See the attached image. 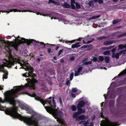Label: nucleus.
Listing matches in <instances>:
<instances>
[{
	"label": "nucleus",
	"instance_id": "aec40b11",
	"mask_svg": "<svg viewBox=\"0 0 126 126\" xmlns=\"http://www.w3.org/2000/svg\"><path fill=\"white\" fill-rule=\"evenodd\" d=\"M99 60H98L97 62L99 63L100 62H102L104 60L103 57L102 56H100L98 57Z\"/></svg>",
	"mask_w": 126,
	"mask_h": 126
},
{
	"label": "nucleus",
	"instance_id": "a878e982",
	"mask_svg": "<svg viewBox=\"0 0 126 126\" xmlns=\"http://www.w3.org/2000/svg\"><path fill=\"white\" fill-rule=\"evenodd\" d=\"M77 108L74 105H73L72 106L71 109L72 111H75L77 110Z\"/></svg>",
	"mask_w": 126,
	"mask_h": 126
},
{
	"label": "nucleus",
	"instance_id": "0eeeda50",
	"mask_svg": "<svg viewBox=\"0 0 126 126\" xmlns=\"http://www.w3.org/2000/svg\"><path fill=\"white\" fill-rule=\"evenodd\" d=\"M126 74V69L123 70L122 71L120 72L119 74L117 76H116L113 78L114 79H116L118 78V77H120L121 76H123Z\"/></svg>",
	"mask_w": 126,
	"mask_h": 126
},
{
	"label": "nucleus",
	"instance_id": "9d476101",
	"mask_svg": "<svg viewBox=\"0 0 126 126\" xmlns=\"http://www.w3.org/2000/svg\"><path fill=\"white\" fill-rule=\"evenodd\" d=\"M78 110V112L80 114L85 113L86 112L85 109H82L81 108H77Z\"/></svg>",
	"mask_w": 126,
	"mask_h": 126
},
{
	"label": "nucleus",
	"instance_id": "774afa93",
	"mask_svg": "<svg viewBox=\"0 0 126 126\" xmlns=\"http://www.w3.org/2000/svg\"><path fill=\"white\" fill-rule=\"evenodd\" d=\"M37 60L39 62H40V59L39 58H37Z\"/></svg>",
	"mask_w": 126,
	"mask_h": 126
},
{
	"label": "nucleus",
	"instance_id": "a211bd4d",
	"mask_svg": "<svg viewBox=\"0 0 126 126\" xmlns=\"http://www.w3.org/2000/svg\"><path fill=\"white\" fill-rule=\"evenodd\" d=\"M76 40H74L72 41L66 40L65 41V42L66 43H67L69 45H70L71 44L74 42Z\"/></svg>",
	"mask_w": 126,
	"mask_h": 126
},
{
	"label": "nucleus",
	"instance_id": "5fc2aeb1",
	"mask_svg": "<svg viewBox=\"0 0 126 126\" xmlns=\"http://www.w3.org/2000/svg\"><path fill=\"white\" fill-rule=\"evenodd\" d=\"M59 101L61 104H62V100L61 97H59Z\"/></svg>",
	"mask_w": 126,
	"mask_h": 126
},
{
	"label": "nucleus",
	"instance_id": "423d86ee",
	"mask_svg": "<svg viewBox=\"0 0 126 126\" xmlns=\"http://www.w3.org/2000/svg\"><path fill=\"white\" fill-rule=\"evenodd\" d=\"M4 63L5 64H4L1 65L0 64V70L1 71L4 73V74L3 76V79L4 78L6 79L7 78V75H8V72L6 70H4V66H7L8 67V66H7L6 64V63H5L4 62Z\"/></svg>",
	"mask_w": 126,
	"mask_h": 126
},
{
	"label": "nucleus",
	"instance_id": "a18cd8bd",
	"mask_svg": "<svg viewBox=\"0 0 126 126\" xmlns=\"http://www.w3.org/2000/svg\"><path fill=\"white\" fill-rule=\"evenodd\" d=\"M89 123L88 122V121H87V122H86L85 121V122H84V126H86L87 125H88L89 124Z\"/></svg>",
	"mask_w": 126,
	"mask_h": 126
},
{
	"label": "nucleus",
	"instance_id": "7ed1b4c3",
	"mask_svg": "<svg viewBox=\"0 0 126 126\" xmlns=\"http://www.w3.org/2000/svg\"><path fill=\"white\" fill-rule=\"evenodd\" d=\"M0 37V47L4 46L5 48L11 53L14 48L16 51H18V45L16 42H12L10 43H7L4 40H1Z\"/></svg>",
	"mask_w": 126,
	"mask_h": 126
},
{
	"label": "nucleus",
	"instance_id": "f704fd0d",
	"mask_svg": "<svg viewBox=\"0 0 126 126\" xmlns=\"http://www.w3.org/2000/svg\"><path fill=\"white\" fill-rule=\"evenodd\" d=\"M77 89L76 88H73L72 89V91L73 92L75 93L77 91Z\"/></svg>",
	"mask_w": 126,
	"mask_h": 126
},
{
	"label": "nucleus",
	"instance_id": "c03bdc74",
	"mask_svg": "<svg viewBox=\"0 0 126 126\" xmlns=\"http://www.w3.org/2000/svg\"><path fill=\"white\" fill-rule=\"evenodd\" d=\"M94 40V39L93 38L92 39V40H89L87 42V44H89L91 43Z\"/></svg>",
	"mask_w": 126,
	"mask_h": 126
},
{
	"label": "nucleus",
	"instance_id": "6ab92c4d",
	"mask_svg": "<svg viewBox=\"0 0 126 126\" xmlns=\"http://www.w3.org/2000/svg\"><path fill=\"white\" fill-rule=\"evenodd\" d=\"M118 47L121 49H123L124 48H126V44L125 45L123 44H120L119 46Z\"/></svg>",
	"mask_w": 126,
	"mask_h": 126
},
{
	"label": "nucleus",
	"instance_id": "5701e85b",
	"mask_svg": "<svg viewBox=\"0 0 126 126\" xmlns=\"http://www.w3.org/2000/svg\"><path fill=\"white\" fill-rule=\"evenodd\" d=\"M105 61L107 63H109L110 58L108 56H106L105 58Z\"/></svg>",
	"mask_w": 126,
	"mask_h": 126
},
{
	"label": "nucleus",
	"instance_id": "603ef678",
	"mask_svg": "<svg viewBox=\"0 0 126 126\" xmlns=\"http://www.w3.org/2000/svg\"><path fill=\"white\" fill-rule=\"evenodd\" d=\"M104 0H99V4H101L103 3Z\"/></svg>",
	"mask_w": 126,
	"mask_h": 126
},
{
	"label": "nucleus",
	"instance_id": "2eb2a0df",
	"mask_svg": "<svg viewBox=\"0 0 126 126\" xmlns=\"http://www.w3.org/2000/svg\"><path fill=\"white\" fill-rule=\"evenodd\" d=\"M63 6L66 8H69L71 7L70 5L66 2H65L63 5Z\"/></svg>",
	"mask_w": 126,
	"mask_h": 126
},
{
	"label": "nucleus",
	"instance_id": "6e6552de",
	"mask_svg": "<svg viewBox=\"0 0 126 126\" xmlns=\"http://www.w3.org/2000/svg\"><path fill=\"white\" fill-rule=\"evenodd\" d=\"M85 105L84 102L83 100L79 101L77 105V108H82Z\"/></svg>",
	"mask_w": 126,
	"mask_h": 126
},
{
	"label": "nucleus",
	"instance_id": "ea45409f",
	"mask_svg": "<svg viewBox=\"0 0 126 126\" xmlns=\"http://www.w3.org/2000/svg\"><path fill=\"white\" fill-rule=\"evenodd\" d=\"M63 49H61V50H60L58 52V56H59L61 55L62 52L63 51Z\"/></svg>",
	"mask_w": 126,
	"mask_h": 126
},
{
	"label": "nucleus",
	"instance_id": "4c0bfd02",
	"mask_svg": "<svg viewBox=\"0 0 126 126\" xmlns=\"http://www.w3.org/2000/svg\"><path fill=\"white\" fill-rule=\"evenodd\" d=\"M82 69H83L82 67H79L78 68L77 71H78V72H79L80 73V72L81 71H82Z\"/></svg>",
	"mask_w": 126,
	"mask_h": 126
},
{
	"label": "nucleus",
	"instance_id": "cd10ccee",
	"mask_svg": "<svg viewBox=\"0 0 126 126\" xmlns=\"http://www.w3.org/2000/svg\"><path fill=\"white\" fill-rule=\"evenodd\" d=\"M106 38V37L104 36H102L100 37H98L97 38V39L101 41V40Z\"/></svg>",
	"mask_w": 126,
	"mask_h": 126
},
{
	"label": "nucleus",
	"instance_id": "f03ea898",
	"mask_svg": "<svg viewBox=\"0 0 126 126\" xmlns=\"http://www.w3.org/2000/svg\"><path fill=\"white\" fill-rule=\"evenodd\" d=\"M33 69L32 67H30L29 69V73L27 72V75H28L29 77H30L31 79L29 78L30 82L26 84L25 85L26 86H28L32 89L34 88L35 84L39 83L38 81L36 79L37 76L35 74L33 73Z\"/></svg>",
	"mask_w": 126,
	"mask_h": 126
},
{
	"label": "nucleus",
	"instance_id": "de8ad7c7",
	"mask_svg": "<svg viewBox=\"0 0 126 126\" xmlns=\"http://www.w3.org/2000/svg\"><path fill=\"white\" fill-rule=\"evenodd\" d=\"M89 123L88 122V121H87V122H86L85 121V122H84V126H86L87 125H88L89 124Z\"/></svg>",
	"mask_w": 126,
	"mask_h": 126
},
{
	"label": "nucleus",
	"instance_id": "052dcab7",
	"mask_svg": "<svg viewBox=\"0 0 126 126\" xmlns=\"http://www.w3.org/2000/svg\"><path fill=\"white\" fill-rule=\"evenodd\" d=\"M70 82L69 81V80H68L66 82V85L68 86L69 84H70Z\"/></svg>",
	"mask_w": 126,
	"mask_h": 126
},
{
	"label": "nucleus",
	"instance_id": "4d7b16f0",
	"mask_svg": "<svg viewBox=\"0 0 126 126\" xmlns=\"http://www.w3.org/2000/svg\"><path fill=\"white\" fill-rule=\"evenodd\" d=\"M116 54L114 53H112V54L111 55V56L112 58H115V56Z\"/></svg>",
	"mask_w": 126,
	"mask_h": 126
},
{
	"label": "nucleus",
	"instance_id": "ddd939ff",
	"mask_svg": "<svg viewBox=\"0 0 126 126\" xmlns=\"http://www.w3.org/2000/svg\"><path fill=\"white\" fill-rule=\"evenodd\" d=\"M80 44V42H78L75 43V44H73L71 46V48L74 49L75 48H77L78 47H80V45H79Z\"/></svg>",
	"mask_w": 126,
	"mask_h": 126
},
{
	"label": "nucleus",
	"instance_id": "338daca9",
	"mask_svg": "<svg viewBox=\"0 0 126 126\" xmlns=\"http://www.w3.org/2000/svg\"><path fill=\"white\" fill-rule=\"evenodd\" d=\"M93 122H92L90 123V125H89V126H93Z\"/></svg>",
	"mask_w": 126,
	"mask_h": 126
},
{
	"label": "nucleus",
	"instance_id": "69168bd1",
	"mask_svg": "<svg viewBox=\"0 0 126 126\" xmlns=\"http://www.w3.org/2000/svg\"><path fill=\"white\" fill-rule=\"evenodd\" d=\"M3 86H1L0 85V90H3Z\"/></svg>",
	"mask_w": 126,
	"mask_h": 126
},
{
	"label": "nucleus",
	"instance_id": "09e8293b",
	"mask_svg": "<svg viewBox=\"0 0 126 126\" xmlns=\"http://www.w3.org/2000/svg\"><path fill=\"white\" fill-rule=\"evenodd\" d=\"M54 1L53 0H49V1L48 2V3H54Z\"/></svg>",
	"mask_w": 126,
	"mask_h": 126
},
{
	"label": "nucleus",
	"instance_id": "13d9d810",
	"mask_svg": "<svg viewBox=\"0 0 126 126\" xmlns=\"http://www.w3.org/2000/svg\"><path fill=\"white\" fill-rule=\"evenodd\" d=\"M87 47V45H84L82 46L81 47V49H82V48H85Z\"/></svg>",
	"mask_w": 126,
	"mask_h": 126
},
{
	"label": "nucleus",
	"instance_id": "4468645a",
	"mask_svg": "<svg viewBox=\"0 0 126 126\" xmlns=\"http://www.w3.org/2000/svg\"><path fill=\"white\" fill-rule=\"evenodd\" d=\"M21 108L23 109L24 110L26 111L29 110V107H28L24 105H21L20 106Z\"/></svg>",
	"mask_w": 126,
	"mask_h": 126
},
{
	"label": "nucleus",
	"instance_id": "72a5a7b5",
	"mask_svg": "<svg viewBox=\"0 0 126 126\" xmlns=\"http://www.w3.org/2000/svg\"><path fill=\"white\" fill-rule=\"evenodd\" d=\"M80 73L79 72H78L77 70L75 71V76H77L79 75L80 74L79 73Z\"/></svg>",
	"mask_w": 126,
	"mask_h": 126
},
{
	"label": "nucleus",
	"instance_id": "58836bf2",
	"mask_svg": "<svg viewBox=\"0 0 126 126\" xmlns=\"http://www.w3.org/2000/svg\"><path fill=\"white\" fill-rule=\"evenodd\" d=\"M71 8L73 9H75V7L74 4H73L72 2L71 3Z\"/></svg>",
	"mask_w": 126,
	"mask_h": 126
},
{
	"label": "nucleus",
	"instance_id": "39448f33",
	"mask_svg": "<svg viewBox=\"0 0 126 126\" xmlns=\"http://www.w3.org/2000/svg\"><path fill=\"white\" fill-rule=\"evenodd\" d=\"M17 63L20 64L21 66H26V64L24 65L20 62V60L19 59L12 57L11 59L9 58V61H7L6 64L8 67L11 68L12 66L14 65L15 64H16Z\"/></svg>",
	"mask_w": 126,
	"mask_h": 126
},
{
	"label": "nucleus",
	"instance_id": "680f3d73",
	"mask_svg": "<svg viewBox=\"0 0 126 126\" xmlns=\"http://www.w3.org/2000/svg\"><path fill=\"white\" fill-rule=\"evenodd\" d=\"M51 49L50 48H49L48 49L47 52L48 53H50L51 52Z\"/></svg>",
	"mask_w": 126,
	"mask_h": 126
},
{
	"label": "nucleus",
	"instance_id": "e433bc0d",
	"mask_svg": "<svg viewBox=\"0 0 126 126\" xmlns=\"http://www.w3.org/2000/svg\"><path fill=\"white\" fill-rule=\"evenodd\" d=\"M88 60V58H86L84 59L82 61L83 63H84L86 62Z\"/></svg>",
	"mask_w": 126,
	"mask_h": 126
},
{
	"label": "nucleus",
	"instance_id": "473e14b6",
	"mask_svg": "<svg viewBox=\"0 0 126 126\" xmlns=\"http://www.w3.org/2000/svg\"><path fill=\"white\" fill-rule=\"evenodd\" d=\"M52 101L53 107L54 108H55L56 107V102L55 101L54 97H52Z\"/></svg>",
	"mask_w": 126,
	"mask_h": 126
},
{
	"label": "nucleus",
	"instance_id": "412c9836",
	"mask_svg": "<svg viewBox=\"0 0 126 126\" xmlns=\"http://www.w3.org/2000/svg\"><path fill=\"white\" fill-rule=\"evenodd\" d=\"M121 20V19L118 20V19H117L116 20H114L113 21L112 23L113 24H115L118 23L119 22H120Z\"/></svg>",
	"mask_w": 126,
	"mask_h": 126
},
{
	"label": "nucleus",
	"instance_id": "dca6fc26",
	"mask_svg": "<svg viewBox=\"0 0 126 126\" xmlns=\"http://www.w3.org/2000/svg\"><path fill=\"white\" fill-rule=\"evenodd\" d=\"M79 115L80 114L78 112H76L73 114V117L74 118H76V119H77Z\"/></svg>",
	"mask_w": 126,
	"mask_h": 126
},
{
	"label": "nucleus",
	"instance_id": "b1692460",
	"mask_svg": "<svg viewBox=\"0 0 126 126\" xmlns=\"http://www.w3.org/2000/svg\"><path fill=\"white\" fill-rule=\"evenodd\" d=\"M126 49L122 50L120 51L119 52V53L120 55H121L122 53L124 55H125L126 54Z\"/></svg>",
	"mask_w": 126,
	"mask_h": 126
},
{
	"label": "nucleus",
	"instance_id": "8fccbe9b",
	"mask_svg": "<svg viewBox=\"0 0 126 126\" xmlns=\"http://www.w3.org/2000/svg\"><path fill=\"white\" fill-rule=\"evenodd\" d=\"M85 122V121L83 120L82 121H80L79 124H83L84 125V123Z\"/></svg>",
	"mask_w": 126,
	"mask_h": 126
},
{
	"label": "nucleus",
	"instance_id": "6e6d98bb",
	"mask_svg": "<svg viewBox=\"0 0 126 126\" xmlns=\"http://www.w3.org/2000/svg\"><path fill=\"white\" fill-rule=\"evenodd\" d=\"M113 47V46H110L109 47H106L105 48H106L107 49H110L111 48H112V47Z\"/></svg>",
	"mask_w": 126,
	"mask_h": 126
},
{
	"label": "nucleus",
	"instance_id": "c85d7f7f",
	"mask_svg": "<svg viewBox=\"0 0 126 126\" xmlns=\"http://www.w3.org/2000/svg\"><path fill=\"white\" fill-rule=\"evenodd\" d=\"M76 6V8L78 9H80L81 6L80 5L78 2H76L75 3Z\"/></svg>",
	"mask_w": 126,
	"mask_h": 126
},
{
	"label": "nucleus",
	"instance_id": "bf43d9fd",
	"mask_svg": "<svg viewBox=\"0 0 126 126\" xmlns=\"http://www.w3.org/2000/svg\"><path fill=\"white\" fill-rule=\"evenodd\" d=\"M116 50V49L115 48H113L112 50V53H114V52Z\"/></svg>",
	"mask_w": 126,
	"mask_h": 126
},
{
	"label": "nucleus",
	"instance_id": "4be33fe9",
	"mask_svg": "<svg viewBox=\"0 0 126 126\" xmlns=\"http://www.w3.org/2000/svg\"><path fill=\"white\" fill-rule=\"evenodd\" d=\"M126 36V32L124 33H123L122 34L118 35L117 36V37L118 38H121V37H123V36Z\"/></svg>",
	"mask_w": 126,
	"mask_h": 126
},
{
	"label": "nucleus",
	"instance_id": "c9c22d12",
	"mask_svg": "<svg viewBox=\"0 0 126 126\" xmlns=\"http://www.w3.org/2000/svg\"><path fill=\"white\" fill-rule=\"evenodd\" d=\"M120 55L119 52L118 53H117L115 56V58H116L117 59H119Z\"/></svg>",
	"mask_w": 126,
	"mask_h": 126
},
{
	"label": "nucleus",
	"instance_id": "3c124183",
	"mask_svg": "<svg viewBox=\"0 0 126 126\" xmlns=\"http://www.w3.org/2000/svg\"><path fill=\"white\" fill-rule=\"evenodd\" d=\"M75 59V57L74 56H72L70 58V60L71 61H74Z\"/></svg>",
	"mask_w": 126,
	"mask_h": 126
},
{
	"label": "nucleus",
	"instance_id": "a19ab883",
	"mask_svg": "<svg viewBox=\"0 0 126 126\" xmlns=\"http://www.w3.org/2000/svg\"><path fill=\"white\" fill-rule=\"evenodd\" d=\"M93 4V2L92 0H91L89 1L88 4L90 6H91Z\"/></svg>",
	"mask_w": 126,
	"mask_h": 126
},
{
	"label": "nucleus",
	"instance_id": "37998d69",
	"mask_svg": "<svg viewBox=\"0 0 126 126\" xmlns=\"http://www.w3.org/2000/svg\"><path fill=\"white\" fill-rule=\"evenodd\" d=\"M27 72L26 73L23 74L22 75L23 77H28V76H27Z\"/></svg>",
	"mask_w": 126,
	"mask_h": 126
},
{
	"label": "nucleus",
	"instance_id": "0e129e2a",
	"mask_svg": "<svg viewBox=\"0 0 126 126\" xmlns=\"http://www.w3.org/2000/svg\"><path fill=\"white\" fill-rule=\"evenodd\" d=\"M11 36H8L7 37V38L8 39H11Z\"/></svg>",
	"mask_w": 126,
	"mask_h": 126
},
{
	"label": "nucleus",
	"instance_id": "bb28decb",
	"mask_svg": "<svg viewBox=\"0 0 126 126\" xmlns=\"http://www.w3.org/2000/svg\"><path fill=\"white\" fill-rule=\"evenodd\" d=\"M92 62L91 61H87L86 62H85L84 63H83L82 65H87L88 64H91L92 63Z\"/></svg>",
	"mask_w": 126,
	"mask_h": 126
},
{
	"label": "nucleus",
	"instance_id": "864d4df0",
	"mask_svg": "<svg viewBox=\"0 0 126 126\" xmlns=\"http://www.w3.org/2000/svg\"><path fill=\"white\" fill-rule=\"evenodd\" d=\"M71 96L72 97L75 98L76 97L75 95L73 93H72L71 94Z\"/></svg>",
	"mask_w": 126,
	"mask_h": 126
},
{
	"label": "nucleus",
	"instance_id": "f257e3e1",
	"mask_svg": "<svg viewBox=\"0 0 126 126\" xmlns=\"http://www.w3.org/2000/svg\"><path fill=\"white\" fill-rule=\"evenodd\" d=\"M51 97H49L48 98L46 99L44 101L43 100L41 99L40 100V102L44 106L45 104H48L49 106L45 107L47 111L49 113H52L55 116V117L57 118L59 116H61L62 114V112L58 109H54L53 108L51 104V101L49 100L51 99Z\"/></svg>",
	"mask_w": 126,
	"mask_h": 126
},
{
	"label": "nucleus",
	"instance_id": "1a4fd4ad",
	"mask_svg": "<svg viewBox=\"0 0 126 126\" xmlns=\"http://www.w3.org/2000/svg\"><path fill=\"white\" fill-rule=\"evenodd\" d=\"M87 117H85V115L84 114H82L81 115L79 116L77 119H76L75 121H79V120H82L84 119L86 120L87 119Z\"/></svg>",
	"mask_w": 126,
	"mask_h": 126
},
{
	"label": "nucleus",
	"instance_id": "f8f14e48",
	"mask_svg": "<svg viewBox=\"0 0 126 126\" xmlns=\"http://www.w3.org/2000/svg\"><path fill=\"white\" fill-rule=\"evenodd\" d=\"M114 41H105L103 43V45H104L108 46L114 43Z\"/></svg>",
	"mask_w": 126,
	"mask_h": 126
},
{
	"label": "nucleus",
	"instance_id": "20e7f679",
	"mask_svg": "<svg viewBox=\"0 0 126 126\" xmlns=\"http://www.w3.org/2000/svg\"><path fill=\"white\" fill-rule=\"evenodd\" d=\"M20 38V37L18 36L17 37V38H15V40H18L19 42L22 43H26L28 45H30L31 43H33L34 41L37 43V45L39 46L41 45L42 46V48L46 47H49L51 46H54V47L55 46V45H52L48 43L46 44L43 42H37L36 40H34L32 39L29 40L25 39L23 38H21V39H18Z\"/></svg>",
	"mask_w": 126,
	"mask_h": 126
},
{
	"label": "nucleus",
	"instance_id": "f3484780",
	"mask_svg": "<svg viewBox=\"0 0 126 126\" xmlns=\"http://www.w3.org/2000/svg\"><path fill=\"white\" fill-rule=\"evenodd\" d=\"M100 16V15H97L96 16H94L92 17H90L89 18V20H91L92 19H96L97 18L99 17Z\"/></svg>",
	"mask_w": 126,
	"mask_h": 126
},
{
	"label": "nucleus",
	"instance_id": "79ce46f5",
	"mask_svg": "<svg viewBox=\"0 0 126 126\" xmlns=\"http://www.w3.org/2000/svg\"><path fill=\"white\" fill-rule=\"evenodd\" d=\"M53 4L57 5H60V3L59 2H55L54 1Z\"/></svg>",
	"mask_w": 126,
	"mask_h": 126
},
{
	"label": "nucleus",
	"instance_id": "c756f323",
	"mask_svg": "<svg viewBox=\"0 0 126 126\" xmlns=\"http://www.w3.org/2000/svg\"><path fill=\"white\" fill-rule=\"evenodd\" d=\"M74 76V73L71 72L70 75V80L71 81L73 79Z\"/></svg>",
	"mask_w": 126,
	"mask_h": 126
},
{
	"label": "nucleus",
	"instance_id": "9b49d317",
	"mask_svg": "<svg viewBox=\"0 0 126 126\" xmlns=\"http://www.w3.org/2000/svg\"><path fill=\"white\" fill-rule=\"evenodd\" d=\"M115 101L113 100H110L109 103V107L110 109L114 108Z\"/></svg>",
	"mask_w": 126,
	"mask_h": 126
},
{
	"label": "nucleus",
	"instance_id": "2f4dec72",
	"mask_svg": "<svg viewBox=\"0 0 126 126\" xmlns=\"http://www.w3.org/2000/svg\"><path fill=\"white\" fill-rule=\"evenodd\" d=\"M110 53V52L109 51H107L104 52L103 53V54L105 55H108Z\"/></svg>",
	"mask_w": 126,
	"mask_h": 126
},
{
	"label": "nucleus",
	"instance_id": "7c9ffc66",
	"mask_svg": "<svg viewBox=\"0 0 126 126\" xmlns=\"http://www.w3.org/2000/svg\"><path fill=\"white\" fill-rule=\"evenodd\" d=\"M92 57L93 58V59L92 60L94 62H95L97 61H97H98L97 58L96 57H94L93 56Z\"/></svg>",
	"mask_w": 126,
	"mask_h": 126
},
{
	"label": "nucleus",
	"instance_id": "393cba45",
	"mask_svg": "<svg viewBox=\"0 0 126 126\" xmlns=\"http://www.w3.org/2000/svg\"><path fill=\"white\" fill-rule=\"evenodd\" d=\"M105 126H115L114 124L112 122H108Z\"/></svg>",
	"mask_w": 126,
	"mask_h": 126
},
{
	"label": "nucleus",
	"instance_id": "49530a36",
	"mask_svg": "<svg viewBox=\"0 0 126 126\" xmlns=\"http://www.w3.org/2000/svg\"><path fill=\"white\" fill-rule=\"evenodd\" d=\"M89 123L88 122V121H87V122H86L85 121V122H84V126H86L87 125H88L89 124Z\"/></svg>",
	"mask_w": 126,
	"mask_h": 126
},
{
	"label": "nucleus",
	"instance_id": "e2e57ef3",
	"mask_svg": "<svg viewBox=\"0 0 126 126\" xmlns=\"http://www.w3.org/2000/svg\"><path fill=\"white\" fill-rule=\"evenodd\" d=\"M94 2L95 3H97L98 2L99 3V0H93Z\"/></svg>",
	"mask_w": 126,
	"mask_h": 126
}]
</instances>
